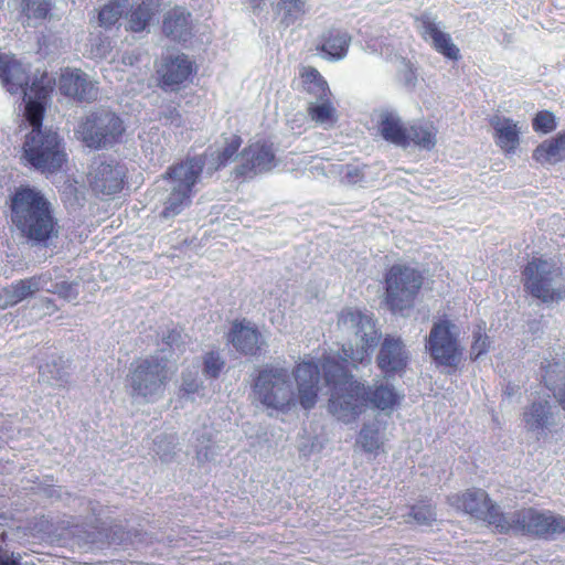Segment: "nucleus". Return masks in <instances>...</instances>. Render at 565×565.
Masks as SVG:
<instances>
[{
    "label": "nucleus",
    "mask_w": 565,
    "mask_h": 565,
    "mask_svg": "<svg viewBox=\"0 0 565 565\" xmlns=\"http://www.w3.org/2000/svg\"><path fill=\"white\" fill-rule=\"evenodd\" d=\"M338 329L353 332L358 338L355 348L342 347L335 355H326L321 367L327 385L331 388L328 401L329 412L344 424L354 423L366 408L392 413L403 399L393 385L375 383L367 386L355 380L349 372V364L369 361L380 335L371 316L356 308H344L338 316Z\"/></svg>",
    "instance_id": "nucleus-1"
},
{
    "label": "nucleus",
    "mask_w": 565,
    "mask_h": 565,
    "mask_svg": "<svg viewBox=\"0 0 565 565\" xmlns=\"http://www.w3.org/2000/svg\"><path fill=\"white\" fill-rule=\"evenodd\" d=\"M292 376L297 384V395L287 369L265 366L254 380L253 392L265 407L278 412L286 413L297 403L303 409L313 408L320 392L319 363L313 360L301 361L292 369Z\"/></svg>",
    "instance_id": "nucleus-2"
},
{
    "label": "nucleus",
    "mask_w": 565,
    "mask_h": 565,
    "mask_svg": "<svg viewBox=\"0 0 565 565\" xmlns=\"http://www.w3.org/2000/svg\"><path fill=\"white\" fill-rule=\"evenodd\" d=\"M180 338L181 334L178 331H169L162 338L161 356L149 355L137 359L130 364L126 385L134 399L153 403L163 395L173 374L168 360L173 358L175 350H180Z\"/></svg>",
    "instance_id": "nucleus-3"
},
{
    "label": "nucleus",
    "mask_w": 565,
    "mask_h": 565,
    "mask_svg": "<svg viewBox=\"0 0 565 565\" xmlns=\"http://www.w3.org/2000/svg\"><path fill=\"white\" fill-rule=\"evenodd\" d=\"M11 221L23 237L33 244L46 245L58 235L54 207L38 189L21 185L11 196Z\"/></svg>",
    "instance_id": "nucleus-4"
},
{
    "label": "nucleus",
    "mask_w": 565,
    "mask_h": 565,
    "mask_svg": "<svg viewBox=\"0 0 565 565\" xmlns=\"http://www.w3.org/2000/svg\"><path fill=\"white\" fill-rule=\"evenodd\" d=\"M0 78L3 87L10 94L21 93L24 103V117L31 125H40L50 94L52 92V81L47 76H42L40 81H33L29 86V71L19 61L13 57L0 56Z\"/></svg>",
    "instance_id": "nucleus-5"
},
{
    "label": "nucleus",
    "mask_w": 565,
    "mask_h": 565,
    "mask_svg": "<svg viewBox=\"0 0 565 565\" xmlns=\"http://www.w3.org/2000/svg\"><path fill=\"white\" fill-rule=\"evenodd\" d=\"M202 170L201 158H193L169 168L162 178L164 185L159 198L163 204L160 212L161 217L172 218L183 211L190 203L192 188L199 180Z\"/></svg>",
    "instance_id": "nucleus-6"
},
{
    "label": "nucleus",
    "mask_w": 565,
    "mask_h": 565,
    "mask_svg": "<svg viewBox=\"0 0 565 565\" xmlns=\"http://www.w3.org/2000/svg\"><path fill=\"white\" fill-rule=\"evenodd\" d=\"M522 282L526 292L543 302L565 298L564 270L553 258L533 256L522 270Z\"/></svg>",
    "instance_id": "nucleus-7"
},
{
    "label": "nucleus",
    "mask_w": 565,
    "mask_h": 565,
    "mask_svg": "<svg viewBox=\"0 0 565 565\" xmlns=\"http://www.w3.org/2000/svg\"><path fill=\"white\" fill-rule=\"evenodd\" d=\"M425 277L408 264H393L384 274V301L392 312L402 313L415 306Z\"/></svg>",
    "instance_id": "nucleus-8"
},
{
    "label": "nucleus",
    "mask_w": 565,
    "mask_h": 565,
    "mask_svg": "<svg viewBox=\"0 0 565 565\" xmlns=\"http://www.w3.org/2000/svg\"><path fill=\"white\" fill-rule=\"evenodd\" d=\"M32 131L28 135L23 146L24 158L35 169L42 172H54L58 170L65 154L61 150L60 139L55 131L42 129L40 125H31Z\"/></svg>",
    "instance_id": "nucleus-9"
},
{
    "label": "nucleus",
    "mask_w": 565,
    "mask_h": 565,
    "mask_svg": "<svg viewBox=\"0 0 565 565\" xmlns=\"http://www.w3.org/2000/svg\"><path fill=\"white\" fill-rule=\"evenodd\" d=\"M77 132L87 147L105 149L121 140L125 126L116 113L99 108L85 116L78 126Z\"/></svg>",
    "instance_id": "nucleus-10"
},
{
    "label": "nucleus",
    "mask_w": 565,
    "mask_h": 565,
    "mask_svg": "<svg viewBox=\"0 0 565 565\" xmlns=\"http://www.w3.org/2000/svg\"><path fill=\"white\" fill-rule=\"evenodd\" d=\"M449 502L463 512L493 525L498 533L505 534L511 530L510 522L484 490L469 489L462 494L449 497Z\"/></svg>",
    "instance_id": "nucleus-11"
},
{
    "label": "nucleus",
    "mask_w": 565,
    "mask_h": 565,
    "mask_svg": "<svg viewBox=\"0 0 565 565\" xmlns=\"http://www.w3.org/2000/svg\"><path fill=\"white\" fill-rule=\"evenodd\" d=\"M455 329L456 326L450 320H439L434 323L426 343L433 360L438 365L449 367L451 372L458 369L462 355Z\"/></svg>",
    "instance_id": "nucleus-12"
},
{
    "label": "nucleus",
    "mask_w": 565,
    "mask_h": 565,
    "mask_svg": "<svg viewBox=\"0 0 565 565\" xmlns=\"http://www.w3.org/2000/svg\"><path fill=\"white\" fill-rule=\"evenodd\" d=\"M511 530L537 539L552 540L565 533V516L540 512L534 508L516 511L510 522Z\"/></svg>",
    "instance_id": "nucleus-13"
},
{
    "label": "nucleus",
    "mask_w": 565,
    "mask_h": 565,
    "mask_svg": "<svg viewBox=\"0 0 565 565\" xmlns=\"http://www.w3.org/2000/svg\"><path fill=\"white\" fill-rule=\"evenodd\" d=\"M274 145L267 140L248 143L239 153V162L233 170L235 180L245 181L267 173L277 166Z\"/></svg>",
    "instance_id": "nucleus-14"
},
{
    "label": "nucleus",
    "mask_w": 565,
    "mask_h": 565,
    "mask_svg": "<svg viewBox=\"0 0 565 565\" xmlns=\"http://www.w3.org/2000/svg\"><path fill=\"white\" fill-rule=\"evenodd\" d=\"M409 353L399 338L386 335L381 344L376 364L386 379L405 373Z\"/></svg>",
    "instance_id": "nucleus-15"
},
{
    "label": "nucleus",
    "mask_w": 565,
    "mask_h": 565,
    "mask_svg": "<svg viewBox=\"0 0 565 565\" xmlns=\"http://www.w3.org/2000/svg\"><path fill=\"white\" fill-rule=\"evenodd\" d=\"M125 169L117 163L96 161L88 172V181L94 192L111 195L122 188Z\"/></svg>",
    "instance_id": "nucleus-16"
},
{
    "label": "nucleus",
    "mask_w": 565,
    "mask_h": 565,
    "mask_svg": "<svg viewBox=\"0 0 565 565\" xmlns=\"http://www.w3.org/2000/svg\"><path fill=\"white\" fill-rule=\"evenodd\" d=\"M227 338L237 352L247 356H258L266 344L258 328L245 319L232 323Z\"/></svg>",
    "instance_id": "nucleus-17"
},
{
    "label": "nucleus",
    "mask_w": 565,
    "mask_h": 565,
    "mask_svg": "<svg viewBox=\"0 0 565 565\" xmlns=\"http://www.w3.org/2000/svg\"><path fill=\"white\" fill-rule=\"evenodd\" d=\"M58 89L65 96L81 102H93L98 97V86L81 70H65L58 79Z\"/></svg>",
    "instance_id": "nucleus-18"
},
{
    "label": "nucleus",
    "mask_w": 565,
    "mask_h": 565,
    "mask_svg": "<svg viewBox=\"0 0 565 565\" xmlns=\"http://www.w3.org/2000/svg\"><path fill=\"white\" fill-rule=\"evenodd\" d=\"M415 21L419 23V33L423 40L430 41L431 47L436 52L451 61L460 58V50L452 42L450 34L441 31L427 14L416 17Z\"/></svg>",
    "instance_id": "nucleus-19"
},
{
    "label": "nucleus",
    "mask_w": 565,
    "mask_h": 565,
    "mask_svg": "<svg viewBox=\"0 0 565 565\" xmlns=\"http://www.w3.org/2000/svg\"><path fill=\"white\" fill-rule=\"evenodd\" d=\"M192 73V61L185 54L169 55L163 58L158 75L164 89L174 90Z\"/></svg>",
    "instance_id": "nucleus-20"
},
{
    "label": "nucleus",
    "mask_w": 565,
    "mask_h": 565,
    "mask_svg": "<svg viewBox=\"0 0 565 565\" xmlns=\"http://www.w3.org/2000/svg\"><path fill=\"white\" fill-rule=\"evenodd\" d=\"M352 36L347 30L330 28L321 33L316 51L329 61H340L349 52Z\"/></svg>",
    "instance_id": "nucleus-21"
},
{
    "label": "nucleus",
    "mask_w": 565,
    "mask_h": 565,
    "mask_svg": "<svg viewBox=\"0 0 565 565\" xmlns=\"http://www.w3.org/2000/svg\"><path fill=\"white\" fill-rule=\"evenodd\" d=\"M495 145L505 156L513 154L520 146V128L512 118L494 115L489 120Z\"/></svg>",
    "instance_id": "nucleus-22"
},
{
    "label": "nucleus",
    "mask_w": 565,
    "mask_h": 565,
    "mask_svg": "<svg viewBox=\"0 0 565 565\" xmlns=\"http://www.w3.org/2000/svg\"><path fill=\"white\" fill-rule=\"evenodd\" d=\"M162 31L172 41L186 42L192 36L190 12L181 7L169 10L163 17Z\"/></svg>",
    "instance_id": "nucleus-23"
},
{
    "label": "nucleus",
    "mask_w": 565,
    "mask_h": 565,
    "mask_svg": "<svg viewBox=\"0 0 565 565\" xmlns=\"http://www.w3.org/2000/svg\"><path fill=\"white\" fill-rule=\"evenodd\" d=\"M38 292L45 291L58 295L66 300H73L78 296L77 284L66 280H58L56 268L34 275Z\"/></svg>",
    "instance_id": "nucleus-24"
},
{
    "label": "nucleus",
    "mask_w": 565,
    "mask_h": 565,
    "mask_svg": "<svg viewBox=\"0 0 565 565\" xmlns=\"http://www.w3.org/2000/svg\"><path fill=\"white\" fill-rule=\"evenodd\" d=\"M319 102L307 106V115L312 122L324 129L333 128L339 120V113L333 102V95L320 96Z\"/></svg>",
    "instance_id": "nucleus-25"
},
{
    "label": "nucleus",
    "mask_w": 565,
    "mask_h": 565,
    "mask_svg": "<svg viewBox=\"0 0 565 565\" xmlns=\"http://www.w3.org/2000/svg\"><path fill=\"white\" fill-rule=\"evenodd\" d=\"M38 292L34 276L23 278L0 289L1 309L13 307Z\"/></svg>",
    "instance_id": "nucleus-26"
},
{
    "label": "nucleus",
    "mask_w": 565,
    "mask_h": 565,
    "mask_svg": "<svg viewBox=\"0 0 565 565\" xmlns=\"http://www.w3.org/2000/svg\"><path fill=\"white\" fill-rule=\"evenodd\" d=\"M407 129L408 126L392 113H384L379 121V131L383 139L402 148L408 147Z\"/></svg>",
    "instance_id": "nucleus-27"
},
{
    "label": "nucleus",
    "mask_w": 565,
    "mask_h": 565,
    "mask_svg": "<svg viewBox=\"0 0 565 565\" xmlns=\"http://www.w3.org/2000/svg\"><path fill=\"white\" fill-rule=\"evenodd\" d=\"M533 159L539 163L555 164L565 159V129L555 137L541 142L532 154Z\"/></svg>",
    "instance_id": "nucleus-28"
},
{
    "label": "nucleus",
    "mask_w": 565,
    "mask_h": 565,
    "mask_svg": "<svg viewBox=\"0 0 565 565\" xmlns=\"http://www.w3.org/2000/svg\"><path fill=\"white\" fill-rule=\"evenodd\" d=\"M438 129L431 121L414 122L408 126V147L416 146L420 149L431 150L437 145Z\"/></svg>",
    "instance_id": "nucleus-29"
},
{
    "label": "nucleus",
    "mask_w": 565,
    "mask_h": 565,
    "mask_svg": "<svg viewBox=\"0 0 565 565\" xmlns=\"http://www.w3.org/2000/svg\"><path fill=\"white\" fill-rule=\"evenodd\" d=\"M70 363L62 356L40 366V380L54 386L65 387L70 382Z\"/></svg>",
    "instance_id": "nucleus-30"
},
{
    "label": "nucleus",
    "mask_w": 565,
    "mask_h": 565,
    "mask_svg": "<svg viewBox=\"0 0 565 565\" xmlns=\"http://www.w3.org/2000/svg\"><path fill=\"white\" fill-rule=\"evenodd\" d=\"M356 445L360 446L363 452L374 457L385 452L384 437L375 424L366 423L362 426L356 438Z\"/></svg>",
    "instance_id": "nucleus-31"
},
{
    "label": "nucleus",
    "mask_w": 565,
    "mask_h": 565,
    "mask_svg": "<svg viewBox=\"0 0 565 565\" xmlns=\"http://www.w3.org/2000/svg\"><path fill=\"white\" fill-rule=\"evenodd\" d=\"M161 0H142L129 17V29L134 32L143 31L157 14Z\"/></svg>",
    "instance_id": "nucleus-32"
},
{
    "label": "nucleus",
    "mask_w": 565,
    "mask_h": 565,
    "mask_svg": "<svg viewBox=\"0 0 565 565\" xmlns=\"http://www.w3.org/2000/svg\"><path fill=\"white\" fill-rule=\"evenodd\" d=\"M299 77L303 89L317 97L331 95L328 82L320 72L313 66H302L299 71Z\"/></svg>",
    "instance_id": "nucleus-33"
},
{
    "label": "nucleus",
    "mask_w": 565,
    "mask_h": 565,
    "mask_svg": "<svg viewBox=\"0 0 565 565\" xmlns=\"http://www.w3.org/2000/svg\"><path fill=\"white\" fill-rule=\"evenodd\" d=\"M552 414L547 401L532 403L530 408L524 412L523 419L531 430L543 429L547 426Z\"/></svg>",
    "instance_id": "nucleus-34"
},
{
    "label": "nucleus",
    "mask_w": 565,
    "mask_h": 565,
    "mask_svg": "<svg viewBox=\"0 0 565 565\" xmlns=\"http://www.w3.org/2000/svg\"><path fill=\"white\" fill-rule=\"evenodd\" d=\"M242 143L243 140L241 136L236 134H231L230 136L225 137L224 143L217 152L216 167H214V169H220L231 162L237 154Z\"/></svg>",
    "instance_id": "nucleus-35"
},
{
    "label": "nucleus",
    "mask_w": 565,
    "mask_h": 565,
    "mask_svg": "<svg viewBox=\"0 0 565 565\" xmlns=\"http://www.w3.org/2000/svg\"><path fill=\"white\" fill-rule=\"evenodd\" d=\"M22 12L31 20H44L52 10V0H21Z\"/></svg>",
    "instance_id": "nucleus-36"
},
{
    "label": "nucleus",
    "mask_w": 565,
    "mask_h": 565,
    "mask_svg": "<svg viewBox=\"0 0 565 565\" xmlns=\"http://www.w3.org/2000/svg\"><path fill=\"white\" fill-rule=\"evenodd\" d=\"M279 8L284 10L281 24L289 26L306 13V4L302 0H279Z\"/></svg>",
    "instance_id": "nucleus-37"
},
{
    "label": "nucleus",
    "mask_w": 565,
    "mask_h": 565,
    "mask_svg": "<svg viewBox=\"0 0 565 565\" xmlns=\"http://www.w3.org/2000/svg\"><path fill=\"white\" fill-rule=\"evenodd\" d=\"M408 515L418 525L430 526L436 521L435 509L428 501H420L417 504H413Z\"/></svg>",
    "instance_id": "nucleus-38"
},
{
    "label": "nucleus",
    "mask_w": 565,
    "mask_h": 565,
    "mask_svg": "<svg viewBox=\"0 0 565 565\" xmlns=\"http://www.w3.org/2000/svg\"><path fill=\"white\" fill-rule=\"evenodd\" d=\"M557 127L555 115L550 110H540L532 119V128L539 134H550Z\"/></svg>",
    "instance_id": "nucleus-39"
},
{
    "label": "nucleus",
    "mask_w": 565,
    "mask_h": 565,
    "mask_svg": "<svg viewBox=\"0 0 565 565\" xmlns=\"http://www.w3.org/2000/svg\"><path fill=\"white\" fill-rule=\"evenodd\" d=\"M366 164L358 166L353 163H348L341 166L339 172L341 175L342 182L347 184H356L364 180L365 173L364 170Z\"/></svg>",
    "instance_id": "nucleus-40"
},
{
    "label": "nucleus",
    "mask_w": 565,
    "mask_h": 565,
    "mask_svg": "<svg viewBox=\"0 0 565 565\" xmlns=\"http://www.w3.org/2000/svg\"><path fill=\"white\" fill-rule=\"evenodd\" d=\"M489 348V337L486 334L484 328L479 327L478 330L473 331V340L470 347L471 360H477L479 356L484 354Z\"/></svg>",
    "instance_id": "nucleus-41"
},
{
    "label": "nucleus",
    "mask_w": 565,
    "mask_h": 565,
    "mask_svg": "<svg viewBox=\"0 0 565 565\" xmlns=\"http://www.w3.org/2000/svg\"><path fill=\"white\" fill-rule=\"evenodd\" d=\"M121 14V6L118 2H110L105 4L99 11V23L105 28H110L120 19Z\"/></svg>",
    "instance_id": "nucleus-42"
},
{
    "label": "nucleus",
    "mask_w": 565,
    "mask_h": 565,
    "mask_svg": "<svg viewBox=\"0 0 565 565\" xmlns=\"http://www.w3.org/2000/svg\"><path fill=\"white\" fill-rule=\"evenodd\" d=\"M201 387V381L199 379V367L195 366L193 370H189L182 374L181 391L185 394H193Z\"/></svg>",
    "instance_id": "nucleus-43"
},
{
    "label": "nucleus",
    "mask_w": 565,
    "mask_h": 565,
    "mask_svg": "<svg viewBox=\"0 0 565 565\" xmlns=\"http://www.w3.org/2000/svg\"><path fill=\"white\" fill-rule=\"evenodd\" d=\"M156 452L162 460H169L171 452L175 446L173 436L161 435L156 438Z\"/></svg>",
    "instance_id": "nucleus-44"
},
{
    "label": "nucleus",
    "mask_w": 565,
    "mask_h": 565,
    "mask_svg": "<svg viewBox=\"0 0 565 565\" xmlns=\"http://www.w3.org/2000/svg\"><path fill=\"white\" fill-rule=\"evenodd\" d=\"M558 369H559L558 362L547 361L546 364L542 365V371H543L542 379H543L544 385L550 391H555L556 377L558 376Z\"/></svg>",
    "instance_id": "nucleus-45"
},
{
    "label": "nucleus",
    "mask_w": 565,
    "mask_h": 565,
    "mask_svg": "<svg viewBox=\"0 0 565 565\" xmlns=\"http://www.w3.org/2000/svg\"><path fill=\"white\" fill-rule=\"evenodd\" d=\"M20 555L15 556L13 553L0 551V565H21Z\"/></svg>",
    "instance_id": "nucleus-46"
},
{
    "label": "nucleus",
    "mask_w": 565,
    "mask_h": 565,
    "mask_svg": "<svg viewBox=\"0 0 565 565\" xmlns=\"http://www.w3.org/2000/svg\"><path fill=\"white\" fill-rule=\"evenodd\" d=\"M40 302L46 309V313L51 315L54 311H56V306L54 305L52 299H50V298H41Z\"/></svg>",
    "instance_id": "nucleus-47"
},
{
    "label": "nucleus",
    "mask_w": 565,
    "mask_h": 565,
    "mask_svg": "<svg viewBox=\"0 0 565 565\" xmlns=\"http://www.w3.org/2000/svg\"><path fill=\"white\" fill-rule=\"evenodd\" d=\"M223 366H224V363L222 361H220L218 359L214 358V364H213L214 377L217 376V373L223 369Z\"/></svg>",
    "instance_id": "nucleus-48"
},
{
    "label": "nucleus",
    "mask_w": 565,
    "mask_h": 565,
    "mask_svg": "<svg viewBox=\"0 0 565 565\" xmlns=\"http://www.w3.org/2000/svg\"><path fill=\"white\" fill-rule=\"evenodd\" d=\"M204 369L206 372H209L212 369V362H211V354L209 353L206 355L205 362H204Z\"/></svg>",
    "instance_id": "nucleus-49"
},
{
    "label": "nucleus",
    "mask_w": 565,
    "mask_h": 565,
    "mask_svg": "<svg viewBox=\"0 0 565 565\" xmlns=\"http://www.w3.org/2000/svg\"><path fill=\"white\" fill-rule=\"evenodd\" d=\"M248 1H249L250 6L254 9H256V8H259L265 0H248Z\"/></svg>",
    "instance_id": "nucleus-50"
},
{
    "label": "nucleus",
    "mask_w": 565,
    "mask_h": 565,
    "mask_svg": "<svg viewBox=\"0 0 565 565\" xmlns=\"http://www.w3.org/2000/svg\"><path fill=\"white\" fill-rule=\"evenodd\" d=\"M198 456L201 457V456H204L205 459H207V449L202 452V449L198 451Z\"/></svg>",
    "instance_id": "nucleus-51"
},
{
    "label": "nucleus",
    "mask_w": 565,
    "mask_h": 565,
    "mask_svg": "<svg viewBox=\"0 0 565 565\" xmlns=\"http://www.w3.org/2000/svg\"><path fill=\"white\" fill-rule=\"evenodd\" d=\"M2 2H3V0H0V3H2Z\"/></svg>",
    "instance_id": "nucleus-52"
}]
</instances>
